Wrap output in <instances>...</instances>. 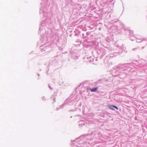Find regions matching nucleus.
I'll list each match as a JSON object with an SVG mask.
<instances>
[{
	"label": "nucleus",
	"instance_id": "obj_1",
	"mask_svg": "<svg viewBox=\"0 0 147 147\" xmlns=\"http://www.w3.org/2000/svg\"><path fill=\"white\" fill-rule=\"evenodd\" d=\"M44 25L49 29L46 31L45 34H44V36L40 39V42H43L45 43L47 41L49 42L54 37V35L51 29L53 28V26L50 19L47 18L43 22L39 28V31L43 29L42 26Z\"/></svg>",
	"mask_w": 147,
	"mask_h": 147
},
{
	"label": "nucleus",
	"instance_id": "obj_2",
	"mask_svg": "<svg viewBox=\"0 0 147 147\" xmlns=\"http://www.w3.org/2000/svg\"><path fill=\"white\" fill-rule=\"evenodd\" d=\"M41 5L40 9V13H43L44 16L45 17L47 15V9L49 5V3L48 0H41Z\"/></svg>",
	"mask_w": 147,
	"mask_h": 147
},
{
	"label": "nucleus",
	"instance_id": "obj_3",
	"mask_svg": "<svg viewBox=\"0 0 147 147\" xmlns=\"http://www.w3.org/2000/svg\"><path fill=\"white\" fill-rule=\"evenodd\" d=\"M85 136L83 135L80 136L78 138H76L75 140H74L71 142V145L73 147H76L78 146L79 147H85V146H83L84 145L83 142H84V140L82 139L83 138H85Z\"/></svg>",
	"mask_w": 147,
	"mask_h": 147
},
{
	"label": "nucleus",
	"instance_id": "obj_4",
	"mask_svg": "<svg viewBox=\"0 0 147 147\" xmlns=\"http://www.w3.org/2000/svg\"><path fill=\"white\" fill-rule=\"evenodd\" d=\"M108 50H109L110 52H112L114 51V49L112 48L111 47L109 46L104 48H100L97 50L96 52L99 55V56L102 58L104 56L106 55L108 52Z\"/></svg>",
	"mask_w": 147,
	"mask_h": 147
},
{
	"label": "nucleus",
	"instance_id": "obj_5",
	"mask_svg": "<svg viewBox=\"0 0 147 147\" xmlns=\"http://www.w3.org/2000/svg\"><path fill=\"white\" fill-rule=\"evenodd\" d=\"M76 96L74 95H72L69 97L65 100L64 104L61 105L59 108L57 109V111L63 107L65 106V104L70 105V102L76 101L77 99L76 98Z\"/></svg>",
	"mask_w": 147,
	"mask_h": 147
},
{
	"label": "nucleus",
	"instance_id": "obj_6",
	"mask_svg": "<svg viewBox=\"0 0 147 147\" xmlns=\"http://www.w3.org/2000/svg\"><path fill=\"white\" fill-rule=\"evenodd\" d=\"M117 49L121 50L120 51H119L118 52H110V53H112L110 55H107V57L110 56L111 57H113L114 56H117L118 54L121 53L123 51H125V48L123 44H122L121 46H117Z\"/></svg>",
	"mask_w": 147,
	"mask_h": 147
},
{
	"label": "nucleus",
	"instance_id": "obj_7",
	"mask_svg": "<svg viewBox=\"0 0 147 147\" xmlns=\"http://www.w3.org/2000/svg\"><path fill=\"white\" fill-rule=\"evenodd\" d=\"M130 64H119L117 66V68L118 69L120 70V73H125V74H128V72H129L131 69L129 68H128L127 69L125 68L123 69L124 66L126 65H129Z\"/></svg>",
	"mask_w": 147,
	"mask_h": 147
},
{
	"label": "nucleus",
	"instance_id": "obj_8",
	"mask_svg": "<svg viewBox=\"0 0 147 147\" xmlns=\"http://www.w3.org/2000/svg\"><path fill=\"white\" fill-rule=\"evenodd\" d=\"M40 49L42 50L43 51H49L51 50V47L50 44H49L47 45L45 44L41 46Z\"/></svg>",
	"mask_w": 147,
	"mask_h": 147
},
{
	"label": "nucleus",
	"instance_id": "obj_9",
	"mask_svg": "<svg viewBox=\"0 0 147 147\" xmlns=\"http://www.w3.org/2000/svg\"><path fill=\"white\" fill-rule=\"evenodd\" d=\"M84 60L86 63H92L94 61V59L89 56H86L83 58Z\"/></svg>",
	"mask_w": 147,
	"mask_h": 147
},
{
	"label": "nucleus",
	"instance_id": "obj_10",
	"mask_svg": "<svg viewBox=\"0 0 147 147\" xmlns=\"http://www.w3.org/2000/svg\"><path fill=\"white\" fill-rule=\"evenodd\" d=\"M71 57L73 59H76L79 57V55L78 54L75 53V52L72 51L71 53Z\"/></svg>",
	"mask_w": 147,
	"mask_h": 147
},
{
	"label": "nucleus",
	"instance_id": "obj_11",
	"mask_svg": "<svg viewBox=\"0 0 147 147\" xmlns=\"http://www.w3.org/2000/svg\"><path fill=\"white\" fill-rule=\"evenodd\" d=\"M108 106L109 107V108L110 109L112 110H115L114 108L116 109L117 110H118V107L117 106H115V105H111V106Z\"/></svg>",
	"mask_w": 147,
	"mask_h": 147
},
{
	"label": "nucleus",
	"instance_id": "obj_12",
	"mask_svg": "<svg viewBox=\"0 0 147 147\" xmlns=\"http://www.w3.org/2000/svg\"><path fill=\"white\" fill-rule=\"evenodd\" d=\"M57 92H54V94L51 96V98L54 100V102H55V96H57Z\"/></svg>",
	"mask_w": 147,
	"mask_h": 147
},
{
	"label": "nucleus",
	"instance_id": "obj_13",
	"mask_svg": "<svg viewBox=\"0 0 147 147\" xmlns=\"http://www.w3.org/2000/svg\"><path fill=\"white\" fill-rule=\"evenodd\" d=\"M88 109L86 107L83 106V112L85 113H88Z\"/></svg>",
	"mask_w": 147,
	"mask_h": 147
},
{
	"label": "nucleus",
	"instance_id": "obj_14",
	"mask_svg": "<svg viewBox=\"0 0 147 147\" xmlns=\"http://www.w3.org/2000/svg\"><path fill=\"white\" fill-rule=\"evenodd\" d=\"M144 39H138L137 38H136V42H140L144 40Z\"/></svg>",
	"mask_w": 147,
	"mask_h": 147
},
{
	"label": "nucleus",
	"instance_id": "obj_15",
	"mask_svg": "<svg viewBox=\"0 0 147 147\" xmlns=\"http://www.w3.org/2000/svg\"><path fill=\"white\" fill-rule=\"evenodd\" d=\"M98 89V87H96L94 88L90 89V90L92 92H95Z\"/></svg>",
	"mask_w": 147,
	"mask_h": 147
},
{
	"label": "nucleus",
	"instance_id": "obj_16",
	"mask_svg": "<svg viewBox=\"0 0 147 147\" xmlns=\"http://www.w3.org/2000/svg\"><path fill=\"white\" fill-rule=\"evenodd\" d=\"M127 31L128 32L130 33V34H129L130 35L132 36V34H133V33H132L133 31H130L129 30H127Z\"/></svg>",
	"mask_w": 147,
	"mask_h": 147
},
{
	"label": "nucleus",
	"instance_id": "obj_17",
	"mask_svg": "<svg viewBox=\"0 0 147 147\" xmlns=\"http://www.w3.org/2000/svg\"><path fill=\"white\" fill-rule=\"evenodd\" d=\"M109 37H107L106 38V40L107 42H109L110 41V40L109 39Z\"/></svg>",
	"mask_w": 147,
	"mask_h": 147
},
{
	"label": "nucleus",
	"instance_id": "obj_18",
	"mask_svg": "<svg viewBox=\"0 0 147 147\" xmlns=\"http://www.w3.org/2000/svg\"><path fill=\"white\" fill-rule=\"evenodd\" d=\"M82 37L83 38H86V36L84 35V33H82Z\"/></svg>",
	"mask_w": 147,
	"mask_h": 147
},
{
	"label": "nucleus",
	"instance_id": "obj_19",
	"mask_svg": "<svg viewBox=\"0 0 147 147\" xmlns=\"http://www.w3.org/2000/svg\"><path fill=\"white\" fill-rule=\"evenodd\" d=\"M48 86H49V88L51 90H52V88L50 87V86L49 85V84H48Z\"/></svg>",
	"mask_w": 147,
	"mask_h": 147
},
{
	"label": "nucleus",
	"instance_id": "obj_20",
	"mask_svg": "<svg viewBox=\"0 0 147 147\" xmlns=\"http://www.w3.org/2000/svg\"><path fill=\"white\" fill-rule=\"evenodd\" d=\"M113 74V73L112 74H113V76H117L118 75V74H115V75Z\"/></svg>",
	"mask_w": 147,
	"mask_h": 147
},
{
	"label": "nucleus",
	"instance_id": "obj_21",
	"mask_svg": "<svg viewBox=\"0 0 147 147\" xmlns=\"http://www.w3.org/2000/svg\"><path fill=\"white\" fill-rule=\"evenodd\" d=\"M79 124L80 125V124H81V125H85V124H84V123H81V124H80V123Z\"/></svg>",
	"mask_w": 147,
	"mask_h": 147
},
{
	"label": "nucleus",
	"instance_id": "obj_22",
	"mask_svg": "<svg viewBox=\"0 0 147 147\" xmlns=\"http://www.w3.org/2000/svg\"><path fill=\"white\" fill-rule=\"evenodd\" d=\"M97 61V59L96 58H95L94 59V61Z\"/></svg>",
	"mask_w": 147,
	"mask_h": 147
},
{
	"label": "nucleus",
	"instance_id": "obj_23",
	"mask_svg": "<svg viewBox=\"0 0 147 147\" xmlns=\"http://www.w3.org/2000/svg\"><path fill=\"white\" fill-rule=\"evenodd\" d=\"M137 49V48H134V49H132V50H136Z\"/></svg>",
	"mask_w": 147,
	"mask_h": 147
},
{
	"label": "nucleus",
	"instance_id": "obj_24",
	"mask_svg": "<svg viewBox=\"0 0 147 147\" xmlns=\"http://www.w3.org/2000/svg\"><path fill=\"white\" fill-rule=\"evenodd\" d=\"M45 97L43 96L42 97V100H45Z\"/></svg>",
	"mask_w": 147,
	"mask_h": 147
},
{
	"label": "nucleus",
	"instance_id": "obj_25",
	"mask_svg": "<svg viewBox=\"0 0 147 147\" xmlns=\"http://www.w3.org/2000/svg\"><path fill=\"white\" fill-rule=\"evenodd\" d=\"M89 34V32H87L86 33V34L87 36H88V35Z\"/></svg>",
	"mask_w": 147,
	"mask_h": 147
},
{
	"label": "nucleus",
	"instance_id": "obj_26",
	"mask_svg": "<svg viewBox=\"0 0 147 147\" xmlns=\"http://www.w3.org/2000/svg\"><path fill=\"white\" fill-rule=\"evenodd\" d=\"M117 69L118 71V70H119V71H120V70H119V69H118V68H117ZM119 72H120V71H119ZM117 72L118 73V71H117Z\"/></svg>",
	"mask_w": 147,
	"mask_h": 147
},
{
	"label": "nucleus",
	"instance_id": "obj_27",
	"mask_svg": "<svg viewBox=\"0 0 147 147\" xmlns=\"http://www.w3.org/2000/svg\"><path fill=\"white\" fill-rule=\"evenodd\" d=\"M38 76H39V74H38Z\"/></svg>",
	"mask_w": 147,
	"mask_h": 147
},
{
	"label": "nucleus",
	"instance_id": "obj_28",
	"mask_svg": "<svg viewBox=\"0 0 147 147\" xmlns=\"http://www.w3.org/2000/svg\"><path fill=\"white\" fill-rule=\"evenodd\" d=\"M115 71H115H115H114V72H115Z\"/></svg>",
	"mask_w": 147,
	"mask_h": 147
},
{
	"label": "nucleus",
	"instance_id": "obj_29",
	"mask_svg": "<svg viewBox=\"0 0 147 147\" xmlns=\"http://www.w3.org/2000/svg\"><path fill=\"white\" fill-rule=\"evenodd\" d=\"M81 121H80V122H81Z\"/></svg>",
	"mask_w": 147,
	"mask_h": 147
},
{
	"label": "nucleus",
	"instance_id": "obj_30",
	"mask_svg": "<svg viewBox=\"0 0 147 147\" xmlns=\"http://www.w3.org/2000/svg\"><path fill=\"white\" fill-rule=\"evenodd\" d=\"M75 52H76H76L75 51Z\"/></svg>",
	"mask_w": 147,
	"mask_h": 147
}]
</instances>
